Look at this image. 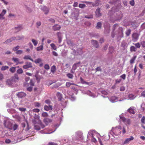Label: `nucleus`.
Returning a JSON list of instances; mask_svg holds the SVG:
<instances>
[{"label":"nucleus","instance_id":"obj_45","mask_svg":"<svg viewBox=\"0 0 145 145\" xmlns=\"http://www.w3.org/2000/svg\"><path fill=\"white\" fill-rule=\"evenodd\" d=\"M17 72L19 74H22L23 73V71L22 69L20 68V69H18V70Z\"/></svg>","mask_w":145,"mask_h":145},{"label":"nucleus","instance_id":"obj_44","mask_svg":"<svg viewBox=\"0 0 145 145\" xmlns=\"http://www.w3.org/2000/svg\"><path fill=\"white\" fill-rule=\"evenodd\" d=\"M121 131H122L123 134H124L126 133V130L124 127H120Z\"/></svg>","mask_w":145,"mask_h":145},{"label":"nucleus","instance_id":"obj_39","mask_svg":"<svg viewBox=\"0 0 145 145\" xmlns=\"http://www.w3.org/2000/svg\"><path fill=\"white\" fill-rule=\"evenodd\" d=\"M109 52L111 53H112L113 52L114 50V48L113 47H110L109 48Z\"/></svg>","mask_w":145,"mask_h":145},{"label":"nucleus","instance_id":"obj_8","mask_svg":"<svg viewBox=\"0 0 145 145\" xmlns=\"http://www.w3.org/2000/svg\"><path fill=\"white\" fill-rule=\"evenodd\" d=\"M95 15L97 17H98L101 15V13L100 12V8H98L95 12Z\"/></svg>","mask_w":145,"mask_h":145},{"label":"nucleus","instance_id":"obj_52","mask_svg":"<svg viewBox=\"0 0 145 145\" xmlns=\"http://www.w3.org/2000/svg\"><path fill=\"white\" fill-rule=\"evenodd\" d=\"M14 80H19V78L18 77V75L16 74H15L14 75V76L13 77Z\"/></svg>","mask_w":145,"mask_h":145},{"label":"nucleus","instance_id":"obj_24","mask_svg":"<svg viewBox=\"0 0 145 145\" xmlns=\"http://www.w3.org/2000/svg\"><path fill=\"white\" fill-rule=\"evenodd\" d=\"M91 42L92 44L95 46L96 48H98V43L96 40H91Z\"/></svg>","mask_w":145,"mask_h":145},{"label":"nucleus","instance_id":"obj_48","mask_svg":"<svg viewBox=\"0 0 145 145\" xmlns=\"http://www.w3.org/2000/svg\"><path fill=\"white\" fill-rule=\"evenodd\" d=\"M127 44V42L125 41H123L121 44V46L123 47H125Z\"/></svg>","mask_w":145,"mask_h":145},{"label":"nucleus","instance_id":"obj_29","mask_svg":"<svg viewBox=\"0 0 145 145\" xmlns=\"http://www.w3.org/2000/svg\"><path fill=\"white\" fill-rule=\"evenodd\" d=\"M102 24L100 22H98L97 23L96 27L97 29H99L101 28V27Z\"/></svg>","mask_w":145,"mask_h":145},{"label":"nucleus","instance_id":"obj_26","mask_svg":"<svg viewBox=\"0 0 145 145\" xmlns=\"http://www.w3.org/2000/svg\"><path fill=\"white\" fill-rule=\"evenodd\" d=\"M56 66L54 65L52 66L51 69V72L53 73H54L56 71Z\"/></svg>","mask_w":145,"mask_h":145},{"label":"nucleus","instance_id":"obj_61","mask_svg":"<svg viewBox=\"0 0 145 145\" xmlns=\"http://www.w3.org/2000/svg\"><path fill=\"white\" fill-rule=\"evenodd\" d=\"M52 54L55 56H58V54H57V53L55 51H53L52 52Z\"/></svg>","mask_w":145,"mask_h":145},{"label":"nucleus","instance_id":"obj_13","mask_svg":"<svg viewBox=\"0 0 145 145\" xmlns=\"http://www.w3.org/2000/svg\"><path fill=\"white\" fill-rule=\"evenodd\" d=\"M6 11L5 10H3L1 13L0 14V19H3L4 18L3 16L6 13Z\"/></svg>","mask_w":145,"mask_h":145},{"label":"nucleus","instance_id":"obj_50","mask_svg":"<svg viewBox=\"0 0 145 145\" xmlns=\"http://www.w3.org/2000/svg\"><path fill=\"white\" fill-rule=\"evenodd\" d=\"M47 145H58L57 143L53 142H50L48 143Z\"/></svg>","mask_w":145,"mask_h":145},{"label":"nucleus","instance_id":"obj_49","mask_svg":"<svg viewBox=\"0 0 145 145\" xmlns=\"http://www.w3.org/2000/svg\"><path fill=\"white\" fill-rule=\"evenodd\" d=\"M20 48V46H17L15 47H14L13 49V50L14 51H17L18 49H19Z\"/></svg>","mask_w":145,"mask_h":145},{"label":"nucleus","instance_id":"obj_10","mask_svg":"<svg viewBox=\"0 0 145 145\" xmlns=\"http://www.w3.org/2000/svg\"><path fill=\"white\" fill-rule=\"evenodd\" d=\"M16 39V37H13L12 38L7 39L5 42H4V44H7L12 42L13 40H15Z\"/></svg>","mask_w":145,"mask_h":145},{"label":"nucleus","instance_id":"obj_46","mask_svg":"<svg viewBox=\"0 0 145 145\" xmlns=\"http://www.w3.org/2000/svg\"><path fill=\"white\" fill-rule=\"evenodd\" d=\"M34 105L35 107H39L40 105V103L37 102H36L34 103Z\"/></svg>","mask_w":145,"mask_h":145},{"label":"nucleus","instance_id":"obj_3","mask_svg":"<svg viewBox=\"0 0 145 145\" xmlns=\"http://www.w3.org/2000/svg\"><path fill=\"white\" fill-rule=\"evenodd\" d=\"M25 64L23 66V68L25 69L32 68L33 67L32 63L29 62H25Z\"/></svg>","mask_w":145,"mask_h":145},{"label":"nucleus","instance_id":"obj_63","mask_svg":"<svg viewBox=\"0 0 145 145\" xmlns=\"http://www.w3.org/2000/svg\"><path fill=\"white\" fill-rule=\"evenodd\" d=\"M130 3L132 6H134L135 5V3L134 0H132L130 1Z\"/></svg>","mask_w":145,"mask_h":145},{"label":"nucleus","instance_id":"obj_25","mask_svg":"<svg viewBox=\"0 0 145 145\" xmlns=\"http://www.w3.org/2000/svg\"><path fill=\"white\" fill-rule=\"evenodd\" d=\"M56 95L59 100H61L62 97V94H61L60 93L57 92V93Z\"/></svg>","mask_w":145,"mask_h":145},{"label":"nucleus","instance_id":"obj_1","mask_svg":"<svg viewBox=\"0 0 145 145\" xmlns=\"http://www.w3.org/2000/svg\"><path fill=\"white\" fill-rule=\"evenodd\" d=\"M120 120L122 121L126 125H129L131 123V121L130 119H126L122 116H120Z\"/></svg>","mask_w":145,"mask_h":145},{"label":"nucleus","instance_id":"obj_18","mask_svg":"<svg viewBox=\"0 0 145 145\" xmlns=\"http://www.w3.org/2000/svg\"><path fill=\"white\" fill-rule=\"evenodd\" d=\"M42 9L44 12V13L45 14H47L49 12L48 9L45 6L43 7V8H42Z\"/></svg>","mask_w":145,"mask_h":145},{"label":"nucleus","instance_id":"obj_57","mask_svg":"<svg viewBox=\"0 0 145 145\" xmlns=\"http://www.w3.org/2000/svg\"><path fill=\"white\" fill-rule=\"evenodd\" d=\"M141 122L143 123H144L145 122V117L143 116L141 119Z\"/></svg>","mask_w":145,"mask_h":145},{"label":"nucleus","instance_id":"obj_16","mask_svg":"<svg viewBox=\"0 0 145 145\" xmlns=\"http://www.w3.org/2000/svg\"><path fill=\"white\" fill-rule=\"evenodd\" d=\"M82 2L84 3H86V4L89 5L90 6V7H94L95 6V4L91 2L85 1H84Z\"/></svg>","mask_w":145,"mask_h":145},{"label":"nucleus","instance_id":"obj_47","mask_svg":"<svg viewBox=\"0 0 145 145\" xmlns=\"http://www.w3.org/2000/svg\"><path fill=\"white\" fill-rule=\"evenodd\" d=\"M85 18L88 19H91L93 18V16L92 15L89 16L86 15L85 16Z\"/></svg>","mask_w":145,"mask_h":145},{"label":"nucleus","instance_id":"obj_20","mask_svg":"<svg viewBox=\"0 0 145 145\" xmlns=\"http://www.w3.org/2000/svg\"><path fill=\"white\" fill-rule=\"evenodd\" d=\"M128 111L130 114H135V111L134 110V107H131L129 108L128 109Z\"/></svg>","mask_w":145,"mask_h":145},{"label":"nucleus","instance_id":"obj_53","mask_svg":"<svg viewBox=\"0 0 145 145\" xmlns=\"http://www.w3.org/2000/svg\"><path fill=\"white\" fill-rule=\"evenodd\" d=\"M36 25L37 28H39V27L41 25V23L39 21L36 22Z\"/></svg>","mask_w":145,"mask_h":145},{"label":"nucleus","instance_id":"obj_59","mask_svg":"<svg viewBox=\"0 0 145 145\" xmlns=\"http://www.w3.org/2000/svg\"><path fill=\"white\" fill-rule=\"evenodd\" d=\"M77 68V66L76 65V64H74L73 65L72 68V70H73L74 71H75Z\"/></svg>","mask_w":145,"mask_h":145},{"label":"nucleus","instance_id":"obj_15","mask_svg":"<svg viewBox=\"0 0 145 145\" xmlns=\"http://www.w3.org/2000/svg\"><path fill=\"white\" fill-rule=\"evenodd\" d=\"M52 120L49 118H45L43 120V121L46 125L51 122Z\"/></svg>","mask_w":145,"mask_h":145},{"label":"nucleus","instance_id":"obj_38","mask_svg":"<svg viewBox=\"0 0 145 145\" xmlns=\"http://www.w3.org/2000/svg\"><path fill=\"white\" fill-rule=\"evenodd\" d=\"M129 98L130 99H133L134 98V95L132 94H130L128 96Z\"/></svg>","mask_w":145,"mask_h":145},{"label":"nucleus","instance_id":"obj_2","mask_svg":"<svg viewBox=\"0 0 145 145\" xmlns=\"http://www.w3.org/2000/svg\"><path fill=\"white\" fill-rule=\"evenodd\" d=\"M82 133L81 132H78L76 133V138L77 140H83Z\"/></svg>","mask_w":145,"mask_h":145},{"label":"nucleus","instance_id":"obj_42","mask_svg":"<svg viewBox=\"0 0 145 145\" xmlns=\"http://www.w3.org/2000/svg\"><path fill=\"white\" fill-rule=\"evenodd\" d=\"M134 44L137 48H139L140 47V45L139 43H135Z\"/></svg>","mask_w":145,"mask_h":145},{"label":"nucleus","instance_id":"obj_40","mask_svg":"<svg viewBox=\"0 0 145 145\" xmlns=\"http://www.w3.org/2000/svg\"><path fill=\"white\" fill-rule=\"evenodd\" d=\"M12 60L14 61V62H16L17 63H18V62H19V59L17 58H15L13 57L12 58Z\"/></svg>","mask_w":145,"mask_h":145},{"label":"nucleus","instance_id":"obj_9","mask_svg":"<svg viewBox=\"0 0 145 145\" xmlns=\"http://www.w3.org/2000/svg\"><path fill=\"white\" fill-rule=\"evenodd\" d=\"M44 109L45 110L48 111L50 110H52V107L50 105H49V106L45 105L44 106Z\"/></svg>","mask_w":145,"mask_h":145},{"label":"nucleus","instance_id":"obj_19","mask_svg":"<svg viewBox=\"0 0 145 145\" xmlns=\"http://www.w3.org/2000/svg\"><path fill=\"white\" fill-rule=\"evenodd\" d=\"M24 59H29L32 62H33L34 61L33 59L31 58V56L29 55H26L24 56Z\"/></svg>","mask_w":145,"mask_h":145},{"label":"nucleus","instance_id":"obj_33","mask_svg":"<svg viewBox=\"0 0 145 145\" xmlns=\"http://www.w3.org/2000/svg\"><path fill=\"white\" fill-rule=\"evenodd\" d=\"M42 61V59L40 58H38L37 59H36L35 60V61H34L33 62H35V63H39L40 62H41Z\"/></svg>","mask_w":145,"mask_h":145},{"label":"nucleus","instance_id":"obj_64","mask_svg":"<svg viewBox=\"0 0 145 145\" xmlns=\"http://www.w3.org/2000/svg\"><path fill=\"white\" fill-rule=\"evenodd\" d=\"M141 95L144 97H145V91H142L141 93Z\"/></svg>","mask_w":145,"mask_h":145},{"label":"nucleus","instance_id":"obj_12","mask_svg":"<svg viewBox=\"0 0 145 145\" xmlns=\"http://www.w3.org/2000/svg\"><path fill=\"white\" fill-rule=\"evenodd\" d=\"M23 29L22 25H20L17 27H15L14 29L16 30V32H18Z\"/></svg>","mask_w":145,"mask_h":145},{"label":"nucleus","instance_id":"obj_34","mask_svg":"<svg viewBox=\"0 0 145 145\" xmlns=\"http://www.w3.org/2000/svg\"><path fill=\"white\" fill-rule=\"evenodd\" d=\"M32 42L33 43V44L35 46L37 45L38 44V42L36 40L33 39L31 40Z\"/></svg>","mask_w":145,"mask_h":145},{"label":"nucleus","instance_id":"obj_54","mask_svg":"<svg viewBox=\"0 0 145 145\" xmlns=\"http://www.w3.org/2000/svg\"><path fill=\"white\" fill-rule=\"evenodd\" d=\"M121 79L116 80H115V84H117L120 83V82H121Z\"/></svg>","mask_w":145,"mask_h":145},{"label":"nucleus","instance_id":"obj_31","mask_svg":"<svg viewBox=\"0 0 145 145\" xmlns=\"http://www.w3.org/2000/svg\"><path fill=\"white\" fill-rule=\"evenodd\" d=\"M9 71L13 73L14 72L16 71V68L12 67L10 69Z\"/></svg>","mask_w":145,"mask_h":145},{"label":"nucleus","instance_id":"obj_6","mask_svg":"<svg viewBox=\"0 0 145 145\" xmlns=\"http://www.w3.org/2000/svg\"><path fill=\"white\" fill-rule=\"evenodd\" d=\"M61 27L58 24H55L52 27V29L54 31L59 30Z\"/></svg>","mask_w":145,"mask_h":145},{"label":"nucleus","instance_id":"obj_21","mask_svg":"<svg viewBox=\"0 0 145 145\" xmlns=\"http://www.w3.org/2000/svg\"><path fill=\"white\" fill-rule=\"evenodd\" d=\"M137 57V56H134L130 59V62L131 64H132L134 63Z\"/></svg>","mask_w":145,"mask_h":145},{"label":"nucleus","instance_id":"obj_62","mask_svg":"<svg viewBox=\"0 0 145 145\" xmlns=\"http://www.w3.org/2000/svg\"><path fill=\"white\" fill-rule=\"evenodd\" d=\"M125 89V87L123 86L121 87L120 88V90L122 91H124Z\"/></svg>","mask_w":145,"mask_h":145},{"label":"nucleus","instance_id":"obj_56","mask_svg":"<svg viewBox=\"0 0 145 145\" xmlns=\"http://www.w3.org/2000/svg\"><path fill=\"white\" fill-rule=\"evenodd\" d=\"M80 81L81 82L82 84H86V82L82 78V77H81L80 78Z\"/></svg>","mask_w":145,"mask_h":145},{"label":"nucleus","instance_id":"obj_32","mask_svg":"<svg viewBox=\"0 0 145 145\" xmlns=\"http://www.w3.org/2000/svg\"><path fill=\"white\" fill-rule=\"evenodd\" d=\"M67 76L70 79H72L73 77V74L70 73H68L67 74Z\"/></svg>","mask_w":145,"mask_h":145},{"label":"nucleus","instance_id":"obj_28","mask_svg":"<svg viewBox=\"0 0 145 145\" xmlns=\"http://www.w3.org/2000/svg\"><path fill=\"white\" fill-rule=\"evenodd\" d=\"M131 29H127L125 33L126 35L127 36H129L130 34H131Z\"/></svg>","mask_w":145,"mask_h":145},{"label":"nucleus","instance_id":"obj_22","mask_svg":"<svg viewBox=\"0 0 145 145\" xmlns=\"http://www.w3.org/2000/svg\"><path fill=\"white\" fill-rule=\"evenodd\" d=\"M136 48L134 46H131L130 47V51L131 52H135L137 50Z\"/></svg>","mask_w":145,"mask_h":145},{"label":"nucleus","instance_id":"obj_37","mask_svg":"<svg viewBox=\"0 0 145 145\" xmlns=\"http://www.w3.org/2000/svg\"><path fill=\"white\" fill-rule=\"evenodd\" d=\"M141 44L142 47L143 48H145V41L142 40L140 42V44Z\"/></svg>","mask_w":145,"mask_h":145},{"label":"nucleus","instance_id":"obj_23","mask_svg":"<svg viewBox=\"0 0 145 145\" xmlns=\"http://www.w3.org/2000/svg\"><path fill=\"white\" fill-rule=\"evenodd\" d=\"M71 85H74L75 86H77V85L74 83H71L69 82H67L66 83V86L68 88L70 87Z\"/></svg>","mask_w":145,"mask_h":145},{"label":"nucleus","instance_id":"obj_17","mask_svg":"<svg viewBox=\"0 0 145 145\" xmlns=\"http://www.w3.org/2000/svg\"><path fill=\"white\" fill-rule=\"evenodd\" d=\"M30 78L29 77H26L25 78V80L26 82L24 83V85L26 87H27L29 86V84L27 82L29 80Z\"/></svg>","mask_w":145,"mask_h":145},{"label":"nucleus","instance_id":"obj_30","mask_svg":"<svg viewBox=\"0 0 145 145\" xmlns=\"http://www.w3.org/2000/svg\"><path fill=\"white\" fill-rule=\"evenodd\" d=\"M50 45L52 49L55 50H57L56 46L54 44L52 43L50 44Z\"/></svg>","mask_w":145,"mask_h":145},{"label":"nucleus","instance_id":"obj_55","mask_svg":"<svg viewBox=\"0 0 145 145\" xmlns=\"http://www.w3.org/2000/svg\"><path fill=\"white\" fill-rule=\"evenodd\" d=\"M44 68L46 70H48L50 69V66L48 64H46L44 66Z\"/></svg>","mask_w":145,"mask_h":145},{"label":"nucleus","instance_id":"obj_60","mask_svg":"<svg viewBox=\"0 0 145 145\" xmlns=\"http://www.w3.org/2000/svg\"><path fill=\"white\" fill-rule=\"evenodd\" d=\"M34 112H38L40 111V110L38 108H34L33 110Z\"/></svg>","mask_w":145,"mask_h":145},{"label":"nucleus","instance_id":"obj_41","mask_svg":"<svg viewBox=\"0 0 145 145\" xmlns=\"http://www.w3.org/2000/svg\"><path fill=\"white\" fill-rule=\"evenodd\" d=\"M15 118L19 121L21 120V118L18 115H16L15 116Z\"/></svg>","mask_w":145,"mask_h":145},{"label":"nucleus","instance_id":"obj_36","mask_svg":"<svg viewBox=\"0 0 145 145\" xmlns=\"http://www.w3.org/2000/svg\"><path fill=\"white\" fill-rule=\"evenodd\" d=\"M86 7V5L85 4L80 3L79 5V7L81 8H84Z\"/></svg>","mask_w":145,"mask_h":145},{"label":"nucleus","instance_id":"obj_7","mask_svg":"<svg viewBox=\"0 0 145 145\" xmlns=\"http://www.w3.org/2000/svg\"><path fill=\"white\" fill-rule=\"evenodd\" d=\"M17 95L19 98H22L26 95L25 93L23 92H20L17 94Z\"/></svg>","mask_w":145,"mask_h":145},{"label":"nucleus","instance_id":"obj_58","mask_svg":"<svg viewBox=\"0 0 145 145\" xmlns=\"http://www.w3.org/2000/svg\"><path fill=\"white\" fill-rule=\"evenodd\" d=\"M19 109L22 112H24L26 110V109L25 108H20Z\"/></svg>","mask_w":145,"mask_h":145},{"label":"nucleus","instance_id":"obj_5","mask_svg":"<svg viewBox=\"0 0 145 145\" xmlns=\"http://www.w3.org/2000/svg\"><path fill=\"white\" fill-rule=\"evenodd\" d=\"M30 86L29 87L27 88V91H31L32 90L33 86L34 85V82L31 80H30Z\"/></svg>","mask_w":145,"mask_h":145},{"label":"nucleus","instance_id":"obj_11","mask_svg":"<svg viewBox=\"0 0 145 145\" xmlns=\"http://www.w3.org/2000/svg\"><path fill=\"white\" fill-rule=\"evenodd\" d=\"M134 139L133 137L131 136L130 138H126L124 142V144H125L128 143L131 140H133Z\"/></svg>","mask_w":145,"mask_h":145},{"label":"nucleus","instance_id":"obj_43","mask_svg":"<svg viewBox=\"0 0 145 145\" xmlns=\"http://www.w3.org/2000/svg\"><path fill=\"white\" fill-rule=\"evenodd\" d=\"M42 116L43 117H47L48 115L47 113L46 112H43L42 114Z\"/></svg>","mask_w":145,"mask_h":145},{"label":"nucleus","instance_id":"obj_35","mask_svg":"<svg viewBox=\"0 0 145 145\" xmlns=\"http://www.w3.org/2000/svg\"><path fill=\"white\" fill-rule=\"evenodd\" d=\"M8 67L7 66H3L1 67V70L2 71H5L8 68Z\"/></svg>","mask_w":145,"mask_h":145},{"label":"nucleus","instance_id":"obj_51","mask_svg":"<svg viewBox=\"0 0 145 145\" xmlns=\"http://www.w3.org/2000/svg\"><path fill=\"white\" fill-rule=\"evenodd\" d=\"M126 75L124 74H123L122 75H121L120 76V77L123 80H125V79L126 78Z\"/></svg>","mask_w":145,"mask_h":145},{"label":"nucleus","instance_id":"obj_27","mask_svg":"<svg viewBox=\"0 0 145 145\" xmlns=\"http://www.w3.org/2000/svg\"><path fill=\"white\" fill-rule=\"evenodd\" d=\"M43 43L42 44V45L40 46L37 47V51L42 50L43 49Z\"/></svg>","mask_w":145,"mask_h":145},{"label":"nucleus","instance_id":"obj_4","mask_svg":"<svg viewBox=\"0 0 145 145\" xmlns=\"http://www.w3.org/2000/svg\"><path fill=\"white\" fill-rule=\"evenodd\" d=\"M139 34L137 33H133L132 35V40L134 41H137L138 39Z\"/></svg>","mask_w":145,"mask_h":145},{"label":"nucleus","instance_id":"obj_14","mask_svg":"<svg viewBox=\"0 0 145 145\" xmlns=\"http://www.w3.org/2000/svg\"><path fill=\"white\" fill-rule=\"evenodd\" d=\"M121 131L120 129V128L119 127L118 129H116L115 130V134L116 135H120Z\"/></svg>","mask_w":145,"mask_h":145}]
</instances>
